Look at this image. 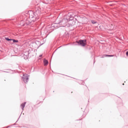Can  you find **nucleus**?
<instances>
[{
	"mask_svg": "<svg viewBox=\"0 0 128 128\" xmlns=\"http://www.w3.org/2000/svg\"><path fill=\"white\" fill-rule=\"evenodd\" d=\"M78 44H80V46H86V40H80L78 42Z\"/></svg>",
	"mask_w": 128,
	"mask_h": 128,
	"instance_id": "nucleus-1",
	"label": "nucleus"
},
{
	"mask_svg": "<svg viewBox=\"0 0 128 128\" xmlns=\"http://www.w3.org/2000/svg\"><path fill=\"white\" fill-rule=\"evenodd\" d=\"M22 78L24 82H28V75L26 74H24Z\"/></svg>",
	"mask_w": 128,
	"mask_h": 128,
	"instance_id": "nucleus-2",
	"label": "nucleus"
},
{
	"mask_svg": "<svg viewBox=\"0 0 128 128\" xmlns=\"http://www.w3.org/2000/svg\"><path fill=\"white\" fill-rule=\"evenodd\" d=\"M30 18L32 19V22H34V20H34V14L30 15Z\"/></svg>",
	"mask_w": 128,
	"mask_h": 128,
	"instance_id": "nucleus-3",
	"label": "nucleus"
},
{
	"mask_svg": "<svg viewBox=\"0 0 128 128\" xmlns=\"http://www.w3.org/2000/svg\"><path fill=\"white\" fill-rule=\"evenodd\" d=\"M44 66H46L47 64H48V61L46 59H44Z\"/></svg>",
	"mask_w": 128,
	"mask_h": 128,
	"instance_id": "nucleus-4",
	"label": "nucleus"
},
{
	"mask_svg": "<svg viewBox=\"0 0 128 128\" xmlns=\"http://www.w3.org/2000/svg\"><path fill=\"white\" fill-rule=\"evenodd\" d=\"M24 106H26V103H22L20 106V108H22V110H24Z\"/></svg>",
	"mask_w": 128,
	"mask_h": 128,
	"instance_id": "nucleus-5",
	"label": "nucleus"
},
{
	"mask_svg": "<svg viewBox=\"0 0 128 128\" xmlns=\"http://www.w3.org/2000/svg\"><path fill=\"white\" fill-rule=\"evenodd\" d=\"M106 56H114V55H106V54H104L102 56V58H106Z\"/></svg>",
	"mask_w": 128,
	"mask_h": 128,
	"instance_id": "nucleus-6",
	"label": "nucleus"
},
{
	"mask_svg": "<svg viewBox=\"0 0 128 128\" xmlns=\"http://www.w3.org/2000/svg\"><path fill=\"white\" fill-rule=\"evenodd\" d=\"M91 22H92V23L93 24H96V22L94 20H91Z\"/></svg>",
	"mask_w": 128,
	"mask_h": 128,
	"instance_id": "nucleus-7",
	"label": "nucleus"
},
{
	"mask_svg": "<svg viewBox=\"0 0 128 128\" xmlns=\"http://www.w3.org/2000/svg\"><path fill=\"white\" fill-rule=\"evenodd\" d=\"M13 40V42H18V40Z\"/></svg>",
	"mask_w": 128,
	"mask_h": 128,
	"instance_id": "nucleus-8",
	"label": "nucleus"
},
{
	"mask_svg": "<svg viewBox=\"0 0 128 128\" xmlns=\"http://www.w3.org/2000/svg\"><path fill=\"white\" fill-rule=\"evenodd\" d=\"M126 56H128V51L126 52Z\"/></svg>",
	"mask_w": 128,
	"mask_h": 128,
	"instance_id": "nucleus-9",
	"label": "nucleus"
},
{
	"mask_svg": "<svg viewBox=\"0 0 128 128\" xmlns=\"http://www.w3.org/2000/svg\"><path fill=\"white\" fill-rule=\"evenodd\" d=\"M7 40H10V39H7Z\"/></svg>",
	"mask_w": 128,
	"mask_h": 128,
	"instance_id": "nucleus-10",
	"label": "nucleus"
},
{
	"mask_svg": "<svg viewBox=\"0 0 128 128\" xmlns=\"http://www.w3.org/2000/svg\"><path fill=\"white\" fill-rule=\"evenodd\" d=\"M123 84V86H124V84Z\"/></svg>",
	"mask_w": 128,
	"mask_h": 128,
	"instance_id": "nucleus-11",
	"label": "nucleus"
},
{
	"mask_svg": "<svg viewBox=\"0 0 128 128\" xmlns=\"http://www.w3.org/2000/svg\"><path fill=\"white\" fill-rule=\"evenodd\" d=\"M40 56H42V55H40Z\"/></svg>",
	"mask_w": 128,
	"mask_h": 128,
	"instance_id": "nucleus-12",
	"label": "nucleus"
}]
</instances>
